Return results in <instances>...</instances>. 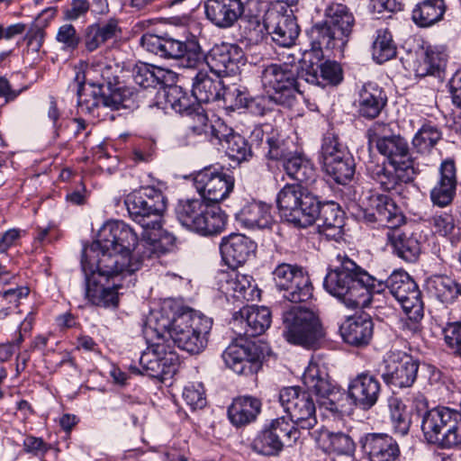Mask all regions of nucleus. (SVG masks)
Instances as JSON below:
<instances>
[{"label":"nucleus","mask_w":461,"mask_h":461,"mask_svg":"<svg viewBox=\"0 0 461 461\" xmlns=\"http://www.w3.org/2000/svg\"><path fill=\"white\" fill-rule=\"evenodd\" d=\"M125 206L130 217L143 229L140 240L131 227L121 221H109L99 229L96 239L89 246L87 254L97 256L99 249L110 256L123 254L128 266L140 267V261L158 257L161 250L163 215L167 199L163 193L147 186L126 196Z\"/></svg>","instance_id":"1"},{"label":"nucleus","mask_w":461,"mask_h":461,"mask_svg":"<svg viewBox=\"0 0 461 461\" xmlns=\"http://www.w3.org/2000/svg\"><path fill=\"white\" fill-rule=\"evenodd\" d=\"M212 326V319L202 312L190 308L176 310L171 302H165L149 312L145 332L191 354H199L207 346Z\"/></svg>","instance_id":"2"},{"label":"nucleus","mask_w":461,"mask_h":461,"mask_svg":"<svg viewBox=\"0 0 461 461\" xmlns=\"http://www.w3.org/2000/svg\"><path fill=\"white\" fill-rule=\"evenodd\" d=\"M276 204L281 216L294 226L306 228L316 222L319 233L327 240L342 238L344 212L335 203L321 204L301 185L286 184L277 194Z\"/></svg>","instance_id":"3"},{"label":"nucleus","mask_w":461,"mask_h":461,"mask_svg":"<svg viewBox=\"0 0 461 461\" xmlns=\"http://www.w3.org/2000/svg\"><path fill=\"white\" fill-rule=\"evenodd\" d=\"M89 246L83 249L81 265L86 276V296L95 305L101 307H117L119 296L117 290L123 286L126 276L136 271V266H128L123 254L110 256L97 250L95 257L87 254Z\"/></svg>","instance_id":"4"},{"label":"nucleus","mask_w":461,"mask_h":461,"mask_svg":"<svg viewBox=\"0 0 461 461\" xmlns=\"http://www.w3.org/2000/svg\"><path fill=\"white\" fill-rule=\"evenodd\" d=\"M337 258L339 265L327 273L323 282L325 290L348 308L368 306L375 287L374 276L346 255H338Z\"/></svg>","instance_id":"5"},{"label":"nucleus","mask_w":461,"mask_h":461,"mask_svg":"<svg viewBox=\"0 0 461 461\" xmlns=\"http://www.w3.org/2000/svg\"><path fill=\"white\" fill-rule=\"evenodd\" d=\"M354 24V15L345 5L330 4L325 10V20L312 28V50L343 56Z\"/></svg>","instance_id":"6"},{"label":"nucleus","mask_w":461,"mask_h":461,"mask_svg":"<svg viewBox=\"0 0 461 461\" xmlns=\"http://www.w3.org/2000/svg\"><path fill=\"white\" fill-rule=\"evenodd\" d=\"M302 379L308 391L318 397L320 410L324 415L337 419L350 412V397L330 380L323 365L311 361Z\"/></svg>","instance_id":"7"},{"label":"nucleus","mask_w":461,"mask_h":461,"mask_svg":"<svg viewBox=\"0 0 461 461\" xmlns=\"http://www.w3.org/2000/svg\"><path fill=\"white\" fill-rule=\"evenodd\" d=\"M282 334L288 343L307 349L320 348L326 336L318 314L302 306H294L283 312Z\"/></svg>","instance_id":"8"},{"label":"nucleus","mask_w":461,"mask_h":461,"mask_svg":"<svg viewBox=\"0 0 461 461\" xmlns=\"http://www.w3.org/2000/svg\"><path fill=\"white\" fill-rule=\"evenodd\" d=\"M372 294H380L387 288L399 302L408 319L413 322L412 330L423 318L421 294L415 281L404 270H394L384 281L374 277Z\"/></svg>","instance_id":"9"},{"label":"nucleus","mask_w":461,"mask_h":461,"mask_svg":"<svg viewBox=\"0 0 461 461\" xmlns=\"http://www.w3.org/2000/svg\"><path fill=\"white\" fill-rule=\"evenodd\" d=\"M140 43L148 51L163 59L177 60L183 68H194L203 62V53L196 41H182L168 36L145 34Z\"/></svg>","instance_id":"10"},{"label":"nucleus","mask_w":461,"mask_h":461,"mask_svg":"<svg viewBox=\"0 0 461 461\" xmlns=\"http://www.w3.org/2000/svg\"><path fill=\"white\" fill-rule=\"evenodd\" d=\"M298 68L287 63L271 64L261 73L264 89L271 95L273 102L284 106H293L299 93L296 84Z\"/></svg>","instance_id":"11"},{"label":"nucleus","mask_w":461,"mask_h":461,"mask_svg":"<svg viewBox=\"0 0 461 461\" xmlns=\"http://www.w3.org/2000/svg\"><path fill=\"white\" fill-rule=\"evenodd\" d=\"M157 339L158 341L141 354L140 357L141 369L135 366H131L130 369L135 374L163 380L176 373L179 357L174 346L167 344L165 339Z\"/></svg>","instance_id":"12"},{"label":"nucleus","mask_w":461,"mask_h":461,"mask_svg":"<svg viewBox=\"0 0 461 461\" xmlns=\"http://www.w3.org/2000/svg\"><path fill=\"white\" fill-rule=\"evenodd\" d=\"M273 281L284 298L292 303L306 302L312 296V285L307 272L296 264H278L272 272Z\"/></svg>","instance_id":"13"},{"label":"nucleus","mask_w":461,"mask_h":461,"mask_svg":"<svg viewBox=\"0 0 461 461\" xmlns=\"http://www.w3.org/2000/svg\"><path fill=\"white\" fill-rule=\"evenodd\" d=\"M300 438V431L285 417L273 420L258 433L252 448L264 456L278 455L284 447H292Z\"/></svg>","instance_id":"14"},{"label":"nucleus","mask_w":461,"mask_h":461,"mask_svg":"<svg viewBox=\"0 0 461 461\" xmlns=\"http://www.w3.org/2000/svg\"><path fill=\"white\" fill-rule=\"evenodd\" d=\"M367 135L369 142L375 145L390 165L413 167L407 140L399 134H391L389 125L375 122L368 129Z\"/></svg>","instance_id":"15"},{"label":"nucleus","mask_w":461,"mask_h":461,"mask_svg":"<svg viewBox=\"0 0 461 461\" xmlns=\"http://www.w3.org/2000/svg\"><path fill=\"white\" fill-rule=\"evenodd\" d=\"M279 402L298 430L311 429L317 424L316 405L308 392L296 386L285 387L279 393Z\"/></svg>","instance_id":"16"},{"label":"nucleus","mask_w":461,"mask_h":461,"mask_svg":"<svg viewBox=\"0 0 461 461\" xmlns=\"http://www.w3.org/2000/svg\"><path fill=\"white\" fill-rule=\"evenodd\" d=\"M418 370L419 361L403 351L392 348L384 358L381 376L388 385L405 388L413 384Z\"/></svg>","instance_id":"17"},{"label":"nucleus","mask_w":461,"mask_h":461,"mask_svg":"<svg viewBox=\"0 0 461 461\" xmlns=\"http://www.w3.org/2000/svg\"><path fill=\"white\" fill-rule=\"evenodd\" d=\"M263 27L274 42L285 48L294 44L300 32L293 10L285 4H277L267 12Z\"/></svg>","instance_id":"18"},{"label":"nucleus","mask_w":461,"mask_h":461,"mask_svg":"<svg viewBox=\"0 0 461 461\" xmlns=\"http://www.w3.org/2000/svg\"><path fill=\"white\" fill-rule=\"evenodd\" d=\"M194 186L203 201L217 203L232 192L234 178L223 169L206 167L195 175Z\"/></svg>","instance_id":"19"},{"label":"nucleus","mask_w":461,"mask_h":461,"mask_svg":"<svg viewBox=\"0 0 461 461\" xmlns=\"http://www.w3.org/2000/svg\"><path fill=\"white\" fill-rule=\"evenodd\" d=\"M222 358L236 374L250 375L261 368L262 351L251 342L232 343L223 351Z\"/></svg>","instance_id":"20"},{"label":"nucleus","mask_w":461,"mask_h":461,"mask_svg":"<svg viewBox=\"0 0 461 461\" xmlns=\"http://www.w3.org/2000/svg\"><path fill=\"white\" fill-rule=\"evenodd\" d=\"M206 63L218 77L236 75L244 65V53L238 45L221 43L210 50Z\"/></svg>","instance_id":"21"},{"label":"nucleus","mask_w":461,"mask_h":461,"mask_svg":"<svg viewBox=\"0 0 461 461\" xmlns=\"http://www.w3.org/2000/svg\"><path fill=\"white\" fill-rule=\"evenodd\" d=\"M271 324V312L265 306H246L233 316V329L241 327L243 331L235 330L240 336L256 337L263 334Z\"/></svg>","instance_id":"22"},{"label":"nucleus","mask_w":461,"mask_h":461,"mask_svg":"<svg viewBox=\"0 0 461 461\" xmlns=\"http://www.w3.org/2000/svg\"><path fill=\"white\" fill-rule=\"evenodd\" d=\"M369 176L386 192H400L403 184L413 178V167H403L397 165L385 167L382 164L370 163L366 166Z\"/></svg>","instance_id":"23"},{"label":"nucleus","mask_w":461,"mask_h":461,"mask_svg":"<svg viewBox=\"0 0 461 461\" xmlns=\"http://www.w3.org/2000/svg\"><path fill=\"white\" fill-rule=\"evenodd\" d=\"M360 443L369 461H400V447L386 433H367L361 438Z\"/></svg>","instance_id":"24"},{"label":"nucleus","mask_w":461,"mask_h":461,"mask_svg":"<svg viewBox=\"0 0 461 461\" xmlns=\"http://www.w3.org/2000/svg\"><path fill=\"white\" fill-rule=\"evenodd\" d=\"M257 249V244L240 233H231L221 239L220 251L222 260L235 268L244 264Z\"/></svg>","instance_id":"25"},{"label":"nucleus","mask_w":461,"mask_h":461,"mask_svg":"<svg viewBox=\"0 0 461 461\" xmlns=\"http://www.w3.org/2000/svg\"><path fill=\"white\" fill-rule=\"evenodd\" d=\"M439 176L430 190V200L434 205L447 207L456 196L457 177L456 167L454 159H444L438 169Z\"/></svg>","instance_id":"26"},{"label":"nucleus","mask_w":461,"mask_h":461,"mask_svg":"<svg viewBox=\"0 0 461 461\" xmlns=\"http://www.w3.org/2000/svg\"><path fill=\"white\" fill-rule=\"evenodd\" d=\"M365 218L369 222H377L381 226L397 227L403 222V216L391 198L384 194H374L369 198V207L365 212Z\"/></svg>","instance_id":"27"},{"label":"nucleus","mask_w":461,"mask_h":461,"mask_svg":"<svg viewBox=\"0 0 461 461\" xmlns=\"http://www.w3.org/2000/svg\"><path fill=\"white\" fill-rule=\"evenodd\" d=\"M207 19L219 28H230L244 12L241 0H206Z\"/></svg>","instance_id":"28"},{"label":"nucleus","mask_w":461,"mask_h":461,"mask_svg":"<svg viewBox=\"0 0 461 461\" xmlns=\"http://www.w3.org/2000/svg\"><path fill=\"white\" fill-rule=\"evenodd\" d=\"M380 392V382L368 373L357 375L348 385V396L364 409H370L376 403Z\"/></svg>","instance_id":"29"},{"label":"nucleus","mask_w":461,"mask_h":461,"mask_svg":"<svg viewBox=\"0 0 461 461\" xmlns=\"http://www.w3.org/2000/svg\"><path fill=\"white\" fill-rule=\"evenodd\" d=\"M220 289L226 294L239 301H253L258 295L252 276L241 274L235 269L221 274Z\"/></svg>","instance_id":"30"},{"label":"nucleus","mask_w":461,"mask_h":461,"mask_svg":"<svg viewBox=\"0 0 461 461\" xmlns=\"http://www.w3.org/2000/svg\"><path fill=\"white\" fill-rule=\"evenodd\" d=\"M387 245L393 253L408 263L418 260L420 252V243L411 233H407L397 227L390 228L385 232Z\"/></svg>","instance_id":"31"},{"label":"nucleus","mask_w":461,"mask_h":461,"mask_svg":"<svg viewBox=\"0 0 461 461\" xmlns=\"http://www.w3.org/2000/svg\"><path fill=\"white\" fill-rule=\"evenodd\" d=\"M271 210L270 204L254 200L243 205L236 213V219L241 225L249 229L270 228L274 223Z\"/></svg>","instance_id":"32"},{"label":"nucleus","mask_w":461,"mask_h":461,"mask_svg":"<svg viewBox=\"0 0 461 461\" xmlns=\"http://www.w3.org/2000/svg\"><path fill=\"white\" fill-rule=\"evenodd\" d=\"M119 67L104 60H94L84 72L85 84L91 88L103 91L106 86L112 89L118 82Z\"/></svg>","instance_id":"33"},{"label":"nucleus","mask_w":461,"mask_h":461,"mask_svg":"<svg viewBox=\"0 0 461 461\" xmlns=\"http://www.w3.org/2000/svg\"><path fill=\"white\" fill-rule=\"evenodd\" d=\"M344 340L353 346L367 345L374 332V323L367 314L348 319L340 327Z\"/></svg>","instance_id":"34"},{"label":"nucleus","mask_w":461,"mask_h":461,"mask_svg":"<svg viewBox=\"0 0 461 461\" xmlns=\"http://www.w3.org/2000/svg\"><path fill=\"white\" fill-rule=\"evenodd\" d=\"M300 78L307 83L317 86L338 85L342 80V69L336 61L327 60L321 65L312 64L308 68H302Z\"/></svg>","instance_id":"35"},{"label":"nucleus","mask_w":461,"mask_h":461,"mask_svg":"<svg viewBox=\"0 0 461 461\" xmlns=\"http://www.w3.org/2000/svg\"><path fill=\"white\" fill-rule=\"evenodd\" d=\"M312 437L318 447L325 452L352 455L356 445L350 436L343 432H331L326 429L315 430Z\"/></svg>","instance_id":"36"},{"label":"nucleus","mask_w":461,"mask_h":461,"mask_svg":"<svg viewBox=\"0 0 461 461\" xmlns=\"http://www.w3.org/2000/svg\"><path fill=\"white\" fill-rule=\"evenodd\" d=\"M119 32L115 20L104 23H92L87 25L83 32L82 41L85 50L93 52L104 45L107 41L116 37Z\"/></svg>","instance_id":"37"},{"label":"nucleus","mask_w":461,"mask_h":461,"mask_svg":"<svg viewBox=\"0 0 461 461\" xmlns=\"http://www.w3.org/2000/svg\"><path fill=\"white\" fill-rule=\"evenodd\" d=\"M455 410L438 407L429 410L422 418L421 429L429 443L436 444L448 424Z\"/></svg>","instance_id":"38"},{"label":"nucleus","mask_w":461,"mask_h":461,"mask_svg":"<svg viewBox=\"0 0 461 461\" xmlns=\"http://www.w3.org/2000/svg\"><path fill=\"white\" fill-rule=\"evenodd\" d=\"M261 410V402L255 397L241 396L233 401L228 409L230 422L239 427L255 420Z\"/></svg>","instance_id":"39"},{"label":"nucleus","mask_w":461,"mask_h":461,"mask_svg":"<svg viewBox=\"0 0 461 461\" xmlns=\"http://www.w3.org/2000/svg\"><path fill=\"white\" fill-rule=\"evenodd\" d=\"M386 100L382 88L374 83H367L359 92V113L366 118H375L385 105Z\"/></svg>","instance_id":"40"},{"label":"nucleus","mask_w":461,"mask_h":461,"mask_svg":"<svg viewBox=\"0 0 461 461\" xmlns=\"http://www.w3.org/2000/svg\"><path fill=\"white\" fill-rule=\"evenodd\" d=\"M222 85L220 77L212 78L199 71L194 78L192 93L199 104L221 100Z\"/></svg>","instance_id":"41"},{"label":"nucleus","mask_w":461,"mask_h":461,"mask_svg":"<svg viewBox=\"0 0 461 461\" xmlns=\"http://www.w3.org/2000/svg\"><path fill=\"white\" fill-rule=\"evenodd\" d=\"M283 168L293 180L309 184L315 180L316 170L312 161L302 154H291L283 162Z\"/></svg>","instance_id":"42"},{"label":"nucleus","mask_w":461,"mask_h":461,"mask_svg":"<svg viewBox=\"0 0 461 461\" xmlns=\"http://www.w3.org/2000/svg\"><path fill=\"white\" fill-rule=\"evenodd\" d=\"M446 12L444 0H424L412 10V21L419 27H429L439 22Z\"/></svg>","instance_id":"43"},{"label":"nucleus","mask_w":461,"mask_h":461,"mask_svg":"<svg viewBox=\"0 0 461 461\" xmlns=\"http://www.w3.org/2000/svg\"><path fill=\"white\" fill-rule=\"evenodd\" d=\"M447 62V54L443 46L427 47L422 61L417 66L415 72L418 77L428 75L439 76Z\"/></svg>","instance_id":"44"},{"label":"nucleus","mask_w":461,"mask_h":461,"mask_svg":"<svg viewBox=\"0 0 461 461\" xmlns=\"http://www.w3.org/2000/svg\"><path fill=\"white\" fill-rule=\"evenodd\" d=\"M205 204L203 199L198 198L180 200L176 206L177 220L184 227L196 232Z\"/></svg>","instance_id":"45"},{"label":"nucleus","mask_w":461,"mask_h":461,"mask_svg":"<svg viewBox=\"0 0 461 461\" xmlns=\"http://www.w3.org/2000/svg\"><path fill=\"white\" fill-rule=\"evenodd\" d=\"M166 101L176 113L185 115H192L193 111L199 105L193 93L189 95L179 86H170L167 89Z\"/></svg>","instance_id":"46"},{"label":"nucleus","mask_w":461,"mask_h":461,"mask_svg":"<svg viewBox=\"0 0 461 461\" xmlns=\"http://www.w3.org/2000/svg\"><path fill=\"white\" fill-rule=\"evenodd\" d=\"M201 221L198 224L196 232L203 235H214L221 232L226 223V216L218 207H210L205 204V210L200 217Z\"/></svg>","instance_id":"47"},{"label":"nucleus","mask_w":461,"mask_h":461,"mask_svg":"<svg viewBox=\"0 0 461 461\" xmlns=\"http://www.w3.org/2000/svg\"><path fill=\"white\" fill-rule=\"evenodd\" d=\"M322 166L325 173L337 184L340 185H345L351 180L355 173V165L349 154L341 158L333 159Z\"/></svg>","instance_id":"48"},{"label":"nucleus","mask_w":461,"mask_h":461,"mask_svg":"<svg viewBox=\"0 0 461 461\" xmlns=\"http://www.w3.org/2000/svg\"><path fill=\"white\" fill-rule=\"evenodd\" d=\"M441 139L440 129L431 122H426L414 135L412 145L420 153H429Z\"/></svg>","instance_id":"49"},{"label":"nucleus","mask_w":461,"mask_h":461,"mask_svg":"<svg viewBox=\"0 0 461 461\" xmlns=\"http://www.w3.org/2000/svg\"><path fill=\"white\" fill-rule=\"evenodd\" d=\"M372 55L378 64L393 59L396 55V46L393 41L392 33L387 29L376 31Z\"/></svg>","instance_id":"50"},{"label":"nucleus","mask_w":461,"mask_h":461,"mask_svg":"<svg viewBox=\"0 0 461 461\" xmlns=\"http://www.w3.org/2000/svg\"><path fill=\"white\" fill-rule=\"evenodd\" d=\"M430 292L442 303H453L459 296L456 281L447 276H435L429 283Z\"/></svg>","instance_id":"51"},{"label":"nucleus","mask_w":461,"mask_h":461,"mask_svg":"<svg viewBox=\"0 0 461 461\" xmlns=\"http://www.w3.org/2000/svg\"><path fill=\"white\" fill-rule=\"evenodd\" d=\"M390 418L393 428L396 433L405 435L410 429L411 417L402 400L391 398L389 400Z\"/></svg>","instance_id":"52"},{"label":"nucleus","mask_w":461,"mask_h":461,"mask_svg":"<svg viewBox=\"0 0 461 461\" xmlns=\"http://www.w3.org/2000/svg\"><path fill=\"white\" fill-rule=\"evenodd\" d=\"M427 222L431 232L439 237H449L456 229L455 217L450 212H436Z\"/></svg>","instance_id":"53"},{"label":"nucleus","mask_w":461,"mask_h":461,"mask_svg":"<svg viewBox=\"0 0 461 461\" xmlns=\"http://www.w3.org/2000/svg\"><path fill=\"white\" fill-rule=\"evenodd\" d=\"M102 91L92 88L89 92L85 86H81L77 91V106L83 113L99 116L101 109Z\"/></svg>","instance_id":"54"},{"label":"nucleus","mask_w":461,"mask_h":461,"mask_svg":"<svg viewBox=\"0 0 461 461\" xmlns=\"http://www.w3.org/2000/svg\"><path fill=\"white\" fill-rule=\"evenodd\" d=\"M436 444L447 448L461 444V412L454 411L445 431L441 433L440 438Z\"/></svg>","instance_id":"55"},{"label":"nucleus","mask_w":461,"mask_h":461,"mask_svg":"<svg viewBox=\"0 0 461 461\" xmlns=\"http://www.w3.org/2000/svg\"><path fill=\"white\" fill-rule=\"evenodd\" d=\"M348 154L346 147L339 140V138L331 133H328L322 139L321 158L322 165L330 162L333 159H339Z\"/></svg>","instance_id":"56"},{"label":"nucleus","mask_w":461,"mask_h":461,"mask_svg":"<svg viewBox=\"0 0 461 461\" xmlns=\"http://www.w3.org/2000/svg\"><path fill=\"white\" fill-rule=\"evenodd\" d=\"M161 69L147 64L137 65L133 69L134 82L143 88L154 87L161 83Z\"/></svg>","instance_id":"57"},{"label":"nucleus","mask_w":461,"mask_h":461,"mask_svg":"<svg viewBox=\"0 0 461 461\" xmlns=\"http://www.w3.org/2000/svg\"><path fill=\"white\" fill-rule=\"evenodd\" d=\"M226 154L238 162L245 161L251 157V150L247 140L240 134L229 137L227 143L222 145Z\"/></svg>","instance_id":"58"},{"label":"nucleus","mask_w":461,"mask_h":461,"mask_svg":"<svg viewBox=\"0 0 461 461\" xmlns=\"http://www.w3.org/2000/svg\"><path fill=\"white\" fill-rule=\"evenodd\" d=\"M80 40L75 26L70 23L63 24L58 29L56 41L61 44L63 50L74 51L78 47Z\"/></svg>","instance_id":"59"},{"label":"nucleus","mask_w":461,"mask_h":461,"mask_svg":"<svg viewBox=\"0 0 461 461\" xmlns=\"http://www.w3.org/2000/svg\"><path fill=\"white\" fill-rule=\"evenodd\" d=\"M183 400L192 410L202 409L206 405L204 389L202 384H191L183 391Z\"/></svg>","instance_id":"60"},{"label":"nucleus","mask_w":461,"mask_h":461,"mask_svg":"<svg viewBox=\"0 0 461 461\" xmlns=\"http://www.w3.org/2000/svg\"><path fill=\"white\" fill-rule=\"evenodd\" d=\"M248 95L239 89L236 86L221 87V99L224 104L233 110L244 107Z\"/></svg>","instance_id":"61"},{"label":"nucleus","mask_w":461,"mask_h":461,"mask_svg":"<svg viewBox=\"0 0 461 461\" xmlns=\"http://www.w3.org/2000/svg\"><path fill=\"white\" fill-rule=\"evenodd\" d=\"M443 333L447 347L455 355L461 357V322L448 323Z\"/></svg>","instance_id":"62"},{"label":"nucleus","mask_w":461,"mask_h":461,"mask_svg":"<svg viewBox=\"0 0 461 461\" xmlns=\"http://www.w3.org/2000/svg\"><path fill=\"white\" fill-rule=\"evenodd\" d=\"M188 116L190 117L188 128L194 134L207 135L209 133V130L212 124L208 123V117L205 114L203 109L201 107V104L198 105L197 109L193 111L192 115Z\"/></svg>","instance_id":"63"},{"label":"nucleus","mask_w":461,"mask_h":461,"mask_svg":"<svg viewBox=\"0 0 461 461\" xmlns=\"http://www.w3.org/2000/svg\"><path fill=\"white\" fill-rule=\"evenodd\" d=\"M266 143L267 145V156L271 159L282 160L284 162L285 158L291 154L287 152L286 145L284 140L276 136L267 137Z\"/></svg>","instance_id":"64"}]
</instances>
